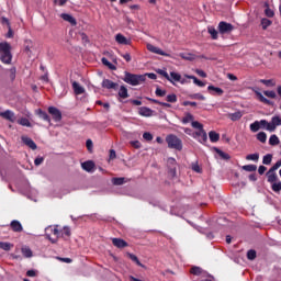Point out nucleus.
Here are the masks:
<instances>
[{
    "label": "nucleus",
    "instance_id": "obj_50",
    "mask_svg": "<svg viewBox=\"0 0 281 281\" xmlns=\"http://www.w3.org/2000/svg\"><path fill=\"white\" fill-rule=\"evenodd\" d=\"M273 192H280L281 191V182H272V186H271Z\"/></svg>",
    "mask_w": 281,
    "mask_h": 281
},
{
    "label": "nucleus",
    "instance_id": "obj_56",
    "mask_svg": "<svg viewBox=\"0 0 281 281\" xmlns=\"http://www.w3.org/2000/svg\"><path fill=\"white\" fill-rule=\"evenodd\" d=\"M143 139H145L146 142H153V134L145 132L143 134Z\"/></svg>",
    "mask_w": 281,
    "mask_h": 281
},
{
    "label": "nucleus",
    "instance_id": "obj_25",
    "mask_svg": "<svg viewBox=\"0 0 281 281\" xmlns=\"http://www.w3.org/2000/svg\"><path fill=\"white\" fill-rule=\"evenodd\" d=\"M186 78H188L189 80H193L194 85H196L198 87H205V82L199 80L196 77L192 76V75H184Z\"/></svg>",
    "mask_w": 281,
    "mask_h": 281
},
{
    "label": "nucleus",
    "instance_id": "obj_44",
    "mask_svg": "<svg viewBox=\"0 0 281 281\" xmlns=\"http://www.w3.org/2000/svg\"><path fill=\"white\" fill-rule=\"evenodd\" d=\"M207 90L209 91H214L217 95H223V93H224L223 89L216 88L214 86H209Z\"/></svg>",
    "mask_w": 281,
    "mask_h": 281
},
{
    "label": "nucleus",
    "instance_id": "obj_8",
    "mask_svg": "<svg viewBox=\"0 0 281 281\" xmlns=\"http://www.w3.org/2000/svg\"><path fill=\"white\" fill-rule=\"evenodd\" d=\"M48 113L53 115V120H55V122H60V120H63V113L54 106L48 108Z\"/></svg>",
    "mask_w": 281,
    "mask_h": 281
},
{
    "label": "nucleus",
    "instance_id": "obj_34",
    "mask_svg": "<svg viewBox=\"0 0 281 281\" xmlns=\"http://www.w3.org/2000/svg\"><path fill=\"white\" fill-rule=\"evenodd\" d=\"M270 146H278L280 144V138H278V135L273 134L269 138Z\"/></svg>",
    "mask_w": 281,
    "mask_h": 281
},
{
    "label": "nucleus",
    "instance_id": "obj_30",
    "mask_svg": "<svg viewBox=\"0 0 281 281\" xmlns=\"http://www.w3.org/2000/svg\"><path fill=\"white\" fill-rule=\"evenodd\" d=\"M127 258H130V260L135 262L138 267H144V265H142L137 256H135L134 254L127 252Z\"/></svg>",
    "mask_w": 281,
    "mask_h": 281
},
{
    "label": "nucleus",
    "instance_id": "obj_22",
    "mask_svg": "<svg viewBox=\"0 0 281 281\" xmlns=\"http://www.w3.org/2000/svg\"><path fill=\"white\" fill-rule=\"evenodd\" d=\"M227 117H229V120H232V122H238V120H240V117H243V112L237 111L235 113H229V114H227Z\"/></svg>",
    "mask_w": 281,
    "mask_h": 281
},
{
    "label": "nucleus",
    "instance_id": "obj_17",
    "mask_svg": "<svg viewBox=\"0 0 281 281\" xmlns=\"http://www.w3.org/2000/svg\"><path fill=\"white\" fill-rule=\"evenodd\" d=\"M81 168L86 170V172H91L95 168V164L91 160L81 164Z\"/></svg>",
    "mask_w": 281,
    "mask_h": 281
},
{
    "label": "nucleus",
    "instance_id": "obj_59",
    "mask_svg": "<svg viewBox=\"0 0 281 281\" xmlns=\"http://www.w3.org/2000/svg\"><path fill=\"white\" fill-rule=\"evenodd\" d=\"M156 95H158L159 98H164V95H166V90H161V89L157 88Z\"/></svg>",
    "mask_w": 281,
    "mask_h": 281
},
{
    "label": "nucleus",
    "instance_id": "obj_21",
    "mask_svg": "<svg viewBox=\"0 0 281 281\" xmlns=\"http://www.w3.org/2000/svg\"><path fill=\"white\" fill-rule=\"evenodd\" d=\"M72 89L76 93V95H82V93H85V89L82 88V86H80V83L78 82H72Z\"/></svg>",
    "mask_w": 281,
    "mask_h": 281
},
{
    "label": "nucleus",
    "instance_id": "obj_7",
    "mask_svg": "<svg viewBox=\"0 0 281 281\" xmlns=\"http://www.w3.org/2000/svg\"><path fill=\"white\" fill-rule=\"evenodd\" d=\"M278 126H281V116L274 115V116H272V119L270 121V125L268 127L269 133H274V131L278 128Z\"/></svg>",
    "mask_w": 281,
    "mask_h": 281
},
{
    "label": "nucleus",
    "instance_id": "obj_46",
    "mask_svg": "<svg viewBox=\"0 0 281 281\" xmlns=\"http://www.w3.org/2000/svg\"><path fill=\"white\" fill-rule=\"evenodd\" d=\"M18 124H20L21 126H32V124L30 123V120L25 119V117H22L18 121Z\"/></svg>",
    "mask_w": 281,
    "mask_h": 281
},
{
    "label": "nucleus",
    "instance_id": "obj_10",
    "mask_svg": "<svg viewBox=\"0 0 281 281\" xmlns=\"http://www.w3.org/2000/svg\"><path fill=\"white\" fill-rule=\"evenodd\" d=\"M0 117H3V120H8L9 122H16V115L10 110L0 112Z\"/></svg>",
    "mask_w": 281,
    "mask_h": 281
},
{
    "label": "nucleus",
    "instance_id": "obj_39",
    "mask_svg": "<svg viewBox=\"0 0 281 281\" xmlns=\"http://www.w3.org/2000/svg\"><path fill=\"white\" fill-rule=\"evenodd\" d=\"M250 131L252 133H258V131H260V121H255L252 124H250Z\"/></svg>",
    "mask_w": 281,
    "mask_h": 281
},
{
    "label": "nucleus",
    "instance_id": "obj_47",
    "mask_svg": "<svg viewBox=\"0 0 281 281\" xmlns=\"http://www.w3.org/2000/svg\"><path fill=\"white\" fill-rule=\"evenodd\" d=\"M260 128H265L266 131H269V125H271V122H268L267 120L259 121Z\"/></svg>",
    "mask_w": 281,
    "mask_h": 281
},
{
    "label": "nucleus",
    "instance_id": "obj_49",
    "mask_svg": "<svg viewBox=\"0 0 281 281\" xmlns=\"http://www.w3.org/2000/svg\"><path fill=\"white\" fill-rule=\"evenodd\" d=\"M191 125H192V127L195 128L196 131L203 130V124H201L199 121H192Z\"/></svg>",
    "mask_w": 281,
    "mask_h": 281
},
{
    "label": "nucleus",
    "instance_id": "obj_61",
    "mask_svg": "<svg viewBox=\"0 0 281 281\" xmlns=\"http://www.w3.org/2000/svg\"><path fill=\"white\" fill-rule=\"evenodd\" d=\"M281 167V160L277 161L271 168L270 170L274 171L278 170Z\"/></svg>",
    "mask_w": 281,
    "mask_h": 281
},
{
    "label": "nucleus",
    "instance_id": "obj_63",
    "mask_svg": "<svg viewBox=\"0 0 281 281\" xmlns=\"http://www.w3.org/2000/svg\"><path fill=\"white\" fill-rule=\"evenodd\" d=\"M1 23L10 27V20H8V18H1Z\"/></svg>",
    "mask_w": 281,
    "mask_h": 281
},
{
    "label": "nucleus",
    "instance_id": "obj_40",
    "mask_svg": "<svg viewBox=\"0 0 281 281\" xmlns=\"http://www.w3.org/2000/svg\"><path fill=\"white\" fill-rule=\"evenodd\" d=\"M243 170H246V172H256L258 167L256 165H245L243 166Z\"/></svg>",
    "mask_w": 281,
    "mask_h": 281
},
{
    "label": "nucleus",
    "instance_id": "obj_23",
    "mask_svg": "<svg viewBox=\"0 0 281 281\" xmlns=\"http://www.w3.org/2000/svg\"><path fill=\"white\" fill-rule=\"evenodd\" d=\"M169 78H170L169 82H171L172 85H175V82L181 81V75L175 71L170 72Z\"/></svg>",
    "mask_w": 281,
    "mask_h": 281
},
{
    "label": "nucleus",
    "instance_id": "obj_9",
    "mask_svg": "<svg viewBox=\"0 0 281 281\" xmlns=\"http://www.w3.org/2000/svg\"><path fill=\"white\" fill-rule=\"evenodd\" d=\"M252 91L257 97V100H259V102H262L263 104H268V105L272 104V102L269 99H267L265 94H262V92L258 91V89L252 88Z\"/></svg>",
    "mask_w": 281,
    "mask_h": 281
},
{
    "label": "nucleus",
    "instance_id": "obj_29",
    "mask_svg": "<svg viewBox=\"0 0 281 281\" xmlns=\"http://www.w3.org/2000/svg\"><path fill=\"white\" fill-rule=\"evenodd\" d=\"M190 122H194V116L191 113L184 114L182 117V124H190Z\"/></svg>",
    "mask_w": 281,
    "mask_h": 281
},
{
    "label": "nucleus",
    "instance_id": "obj_28",
    "mask_svg": "<svg viewBox=\"0 0 281 281\" xmlns=\"http://www.w3.org/2000/svg\"><path fill=\"white\" fill-rule=\"evenodd\" d=\"M119 95L123 98V100H126V98H128V89H126V87L124 86H121L119 90Z\"/></svg>",
    "mask_w": 281,
    "mask_h": 281
},
{
    "label": "nucleus",
    "instance_id": "obj_45",
    "mask_svg": "<svg viewBox=\"0 0 281 281\" xmlns=\"http://www.w3.org/2000/svg\"><path fill=\"white\" fill-rule=\"evenodd\" d=\"M102 63L105 65V67H109V69H112V71H115V69H117L115 65L111 64V61H109V59L104 57L102 58Z\"/></svg>",
    "mask_w": 281,
    "mask_h": 281
},
{
    "label": "nucleus",
    "instance_id": "obj_64",
    "mask_svg": "<svg viewBox=\"0 0 281 281\" xmlns=\"http://www.w3.org/2000/svg\"><path fill=\"white\" fill-rule=\"evenodd\" d=\"M258 172H259V175H262L263 172H267V167H265V166H259Z\"/></svg>",
    "mask_w": 281,
    "mask_h": 281
},
{
    "label": "nucleus",
    "instance_id": "obj_2",
    "mask_svg": "<svg viewBox=\"0 0 281 281\" xmlns=\"http://www.w3.org/2000/svg\"><path fill=\"white\" fill-rule=\"evenodd\" d=\"M123 80L127 85H132V87H137V85H142V82H146V76L126 72Z\"/></svg>",
    "mask_w": 281,
    "mask_h": 281
},
{
    "label": "nucleus",
    "instance_id": "obj_14",
    "mask_svg": "<svg viewBox=\"0 0 281 281\" xmlns=\"http://www.w3.org/2000/svg\"><path fill=\"white\" fill-rule=\"evenodd\" d=\"M139 115H142L143 117H151L153 115V110H150V108H146V106H142L138 110Z\"/></svg>",
    "mask_w": 281,
    "mask_h": 281
},
{
    "label": "nucleus",
    "instance_id": "obj_6",
    "mask_svg": "<svg viewBox=\"0 0 281 281\" xmlns=\"http://www.w3.org/2000/svg\"><path fill=\"white\" fill-rule=\"evenodd\" d=\"M194 139H198L200 144H207V133L205 130H198L193 133Z\"/></svg>",
    "mask_w": 281,
    "mask_h": 281
},
{
    "label": "nucleus",
    "instance_id": "obj_48",
    "mask_svg": "<svg viewBox=\"0 0 281 281\" xmlns=\"http://www.w3.org/2000/svg\"><path fill=\"white\" fill-rule=\"evenodd\" d=\"M112 183L114 186H124V178H113Z\"/></svg>",
    "mask_w": 281,
    "mask_h": 281
},
{
    "label": "nucleus",
    "instance_id": "obj_3",
    "mask_svg": "<svg viewBox=\"0 0 281 281\" xmlns=\"http://www.w3.org/2000/svg\"><path fill=\"white\" fill-rule=\"evenodd\" d=\"M45 235L50 243H58V238H60V226L55 225L46 227Z\"/></svg>",
    "mask_w": 281,
    "mask_h": 281
},
{
    "label": "nucleus",
    "instance_id": "obj_37",
    "mask_svg": "<svg viewBox=\"0 0 281 281\" xmlns=\"http://www.w3.org/2000/svg\"><path fill=\"white\" fill-rule=\"evenodd\" d=\"M257 139H258V142H261V144H267V133L259 132L257 134Z\"/></svg>",
    "mask_w": 281,
    "mask_h": 281
},
{
    "label": "nucleus",
    "instance_id": "obj_12",
    "mask_svg": "<svg viewBox=\"0 0 281 281\" xmlns=\"http://www.w3.org/2000/svg\"><path fill=\"white\" fill-rule=\"evenodd\" d=\"M112 245H114V247H117V249H124V247L128 246V243H126V240L122 238H112Z\"/></svg>",
    "mask_w": 281,
    "mask_h": 281
},
{
    "label": "nucleus",
    "instance_id": "obj_53",
    "mask_svg": "<svg viewBox=\"0 0 281 281\" xmlns=\"http://www.w3.org/2000/svg\"><path fill=\"white\" fill-rule=\"evenodd\" d=\"M157 74H159L160 76H164V78H166V80H172V79H170V75H168V72L166 70L158 69Z\"/></svg>",
    "mask_w": 281,
    "mask_h": 281
},
{
    "label": "nucleus",
    "instance_id": "obj_38",
    "mask_svg": "<svg viewBox=\"0 0 281 281\" xmlns=\"http://www.w3.org/2000/svg\"><path fill=\"white\" fill-rule=\"evenodd\" d=\"M272 160H273V155L267 154V155L263 156V158H262V164H263L265 166H269Z\"/></svg>",
    "mask_w": 281,
    "mask_h": 281
},
{
    "label": "nucleus",
    "instance_id": "obj_62",
    "mask_svg": "<svg viewBox=\"0 0 281 281\" xmlns=\"http://www.w3.org/2000/svg\"><path fill=\"white\" fill-rule=\"evenodd\" d=\"M43 161H45V159L43 157H37L34 160L35 166H41V164H43Z\"/></svg>",
    "mask_w": 281,
    "mask_h": 281
},
{
    "label": "nucleus",
    "instance_id": "obj_52",
    "mask_svg": "<svg viewBox=\"0 0 281 281\" xmlns=\"http://www.w3.org/2000/svg\"><path fill=\"white\" fill-rule=\"evenodd\" d=\"M191 100H205V97L201 93H194L190 95Z\"/></svg>",
    "mask_w": 281,
    "mask_h": 281
},
{
    "label": "nucleus",
    "instance_id": "obj_55",
    "mask_svg": "<svg viewBox=\"0 0 281 281\" xmlns=\"http://www.w3.org/2000/svg\"><path fill=\"white\" fill-rule=\"evenodd\" d=\"M247 258L248 260H256V250H248Z\"/></svg>",
    "mask_w": 281,
    "mask_h": 281
},
{
    "label": "nucleus",
    "instance_id": "obj_60",
    "mask_svg": "<svg viewBox=\"0 0 281 281\" xmlns=\"http://www.w3.org/2000/svg\"><path fill=\"white\" fill-rule=\"evenodd\" d=\"M195 74H198V76H200L201 78H207V74H205V71L201 69H196Z\"/></svg>",
    "mask_w": 281,
    "mask_h": 281
},
{
    "label": "nucleus",
    "instance_id": "obj_33",
    "mask_svg": "<svg viewBox=\"0 0 281 281\" xmlns=\"http://www.w3.org/2000/svg\"><path fill=\"white\" fill-rule=\"evenodd\" d=\"M207 32L209 34H211L213 41H216V38H218V31H216V29H214L213 26H209Z\"/></svg>",
    "mask_w": 281,
    "mask_h": 281
},
{
    "label": "nucleus",
    "instance_id": "obj_19",
    "mask_svg": "<svg viewBox=\"0 0 281 281\" xmlns=\"http://www.w3.org/2000/svg\"><path fill=\"white\" fill-rule=\"evenodd\" d=\"M60 16L64 21L70 23V25H77L76 19L71 14L61 13Z\"/></svg>",
    "mask_w": 281,
    "mask_h": 281
},
{
    "label": "nucleus",
    "instance_id": "obj_20",
    "mask_svg": "<svg viewBox=\"0 0 281 281\" xmlns=\"http://www.w3.org/2000/svg\"><path fill=\"white\" fill-rule=\"evenodd\" d=\"M11 229L13 232H23V225H21V222L14 220L11 222Z\"/></svg>",
    "mask_w": 281,
    "mask_h": 281
},
{
    "label": "nucleus",
    "instance_id": "obj_5",
    "mask_svg": "<svg viewBox=\"0 0 281 281\" xmlns=\"http://www.w3.org/2000/svg\"><path fill=\"white\" fill-rule=\"evenodd\" d=\"M217 30L220 34H231V32H234V25L227 22H220Z\"/></svg>",
    "mask_w": 281,
    "mask_h": 281
},
{
    "label": "nucleus",
    "instance_id": "obj_42",
    "mask_svg": "<svg viewBox=\"0 0 281 281\" xmlns=\"http://www.w3.org/2000/svg\"><path fill=\"white\" fill-rule=\"evenodd\" d=\"M190 273H192L193 276H201V273H203V269L195 266L191 268Z\"/></svg>",
    "mask_w": 281,
    "mask_h": 281
},
{
    "label": "nucleus",
    "instance_id": "obj_51",
    "mask_svg": "<svg viewBox=\"0 0 281 281\" xmlns=\"http://www.w3.org/2000/svg\"><path fill=\"white\" fill-rule=\"evenodd\" d=\"M261 25H262V30H267V27H269V25H271V20L263 18L261 20Z\"/></svg>",
    "mask_w": 281,
    "mask_h": 281
},
{
    "label": "nucleus",
    "instance_id": "obj_35",
    "mask_svg": "<svg viewBox=\"0 0 281 281\" xmlns=\"http://www.w3.org/2000/svg\"><path fill=\"white\" fill-rule=\"evenodd\" d=\"M36 113H37V115H40V117H41L42 120H44L45 122H48V123L52 122V120L49 119V115H47L45 112H43V110H37Z\"/></svg>",
    "mask_w": 281,
    "mask_h": 281
},
{
    "label": "nucleus",
    "instance_id": "obj_1",
    "mask_svg": "<svg viewBox=\"0 0 281 281\" xmlns=\"http://www.w3.org/2000/svg\"><path fill=\"white\" fill-rule=\"evenodd\" d=\"M0 60L3 65H12V46L8 42L0 43Z\"/></svg>",
    "mask_w": 281,
    "mask_h": 281
},
{
    "label": "nucleus",
    "instance_id": "obj_31",
    "mask_svg": "<svg viewBox=\"0 0 281 281\" xmlns=\"http://www.w3.org/2000/svg\"><path fill=\"white\" fill-rule=\"evenodd\" d=\"M261 85H265L266 87H276V80L274 79H261L259 80Z\"/></svg>",
    "mask_w": 281,
    "mask_h": 281
},
{
    "label": "nucleus",
    "instance_id": "obj_57",
    "mask_svg": "<svg viewBox=\"0 0 281 281\" xmlns=\"http://www.w3.org/2000/svg\"><path fill=\"white\" fill-rule=\"evenodd\" d=\"M265 14H266V16H269V19H272V16H274L276 13L270 8H267L265 10Z\"/></svg>",
    "mask_w": 281,
    "mask_h": 281
},
{
    "label": "nucleus",
    "instance_id": "obj_18",
    "mask_svg": "<svg viewBox=\"0 0 281 281\" xmlns=\"http://www.w3.org/2000/svg\"><path fill=\"white\" fill-rule=\"evenodd\" d=\"M267 177L268 183H276V181H278V173H276V171H273L272 169H269V171L267 172Z\"/></svg>",
    "mask_w": 281,
    "mask_h": 281
},
{
    "label": "nucleus",
    "instance_id": "obj_41",
    "mask_svg": "<svg viewBox=\"0 0 281 281\" xmlns=\"http://www.w3.org/2000/svg\"><path fill=\"white\" fill-rule=\"evenodd\" d=\"M247 161H258L260 159V154H249L246 156Z\"/></svg>",
    "mask_w": 281,
    "mask_h": 281
},
{
    "label": "nucleus",
    "instance_id": "obj_4",
    "mask_svg": "<svg viewBox=\"0 0 281 281\" xmlns=\"http://www.w3.org/2000/svg\"><path fill=\"white\" fill-rule=\"evenodd\" d=\"M166 142L169 148H173L175 150H183V143L181 142V138L171 134L166 137Z\"/></svg>",
    "mask_w": 281,
    "mask_h": 281
},
{
    "label": "nucleus",
    "instance_id": "obj_16",
    "mask_svg": "<svg viewBox=\"0 0 281 281\" xmlns=\"http://www.w3.org/2000/svg\"><path fill=\"white\" fill-rule=\"evenodd\" d=\"M22 142L29 146V148H31L32 150H36V143H34V140H32V138L26 137V136H22Z\"/></svg>",
    "mask_w": 281,
    "mask_h": 281
},
{
    "label": "nucleus",
    "instance_id": "obj_43",
    "mask_svg": "<svg viewBox=\"0 0 281 281\" xmlns=\"http://www.w3.org/2000/svg\"><path fill=\"white\" fill-rule=\"evenodd\" d=\"M216 153L217 155L222 158V159H225V160H229L232 159V157L229 156V154L221 150V149H216Z\"/></svg>",
    "mask_w": 281,
    "mask_h": 281
},
{
    "label": "nucleus",
    "instance_id": "obj_36",
    "mask_svg": "<svg viewBox=\"0 0 281 281\" xmlns=\"http://www.w3.org/2000/svg\"><path fill=\"white\" fill-rule=\"evenodd\" d=\"M12 247H14V245H12L11 243L0 241V249H3V251H10Z\"/></svg>",
    "mask_w": 281,
    "mask_h": 281
},
{
    "label": "nucleus",
    "instance_id": "obj_24",
    "mask_svg": "<svg viewBox=\"0 0 281 281\" xmlns=\"http://www.w3.org/2000/svg\"><path fill=\"white\" fill-rule=\"evenodd\" d=\"M102 87H104V89H115V87H117V83H115L109 79H104L102 81Z\"/></svg>",
    "mask_w": 281,
    "mask_h": 281
},
{
    "label": "nucleus",
    "instance_id": "obj_13",
    "mask_svg": "<svg viewBox=\"0 0 281 281\" xmlns=\"http://www.w3.org/2000/svg\"><path fill=\"white\" fill-rule=\"evenodd\" d=\"M148 52H151V54H158L159 56H166L165 52L161 50V48L156 47L153 44H147Z\"/></svg>",
    "mask_w": 281,
    "mask_h": 281
},
{
    "label": "nucleus",
    "instance_id": "obj_15",
    "mask_svg": "<svg viewBox=\"0 0 281 281\" xmlns=\"http://www.w3.org/2000/svg\"><path fill=\"white\" fill-rule=\"evenodd\" d=\"M115 41L119 45H131V41L122 34H116Z\"/></svg>",
    "mask_w": 281,
    "mask_h": 281
},
{
    "label": "nucleus",
    "instance_id": "obj_32",
    "mask_svg": "<svg viewBox=\"0 0 281 281\" xmlns=\"http://www.w3.org/2000/svg\"><path fill=\"white\" fill-rule=\"evenodd\" d=\"M263 95H266V98H270L271 100H276V98H278V93H276L273 90L263 91Z\"/></svg>",
    "mask_w": 281,
    "mask_h": 281
},
{
    "label": "nucleus",
    "instance_id": "obj_58",
    "mask_svg": "<svg viewBox=\"0 0 281 281\" xmlns=\"http://www.w3.org/2000/svg\"><path fill=\"white\" fill-rule=\"evenodd\" d=\"M167 102H177V94L167 95Z\"/></svg>",
    "mask_w": 281,
    "mask_h": 281
},
{
    "label": "nucleus",
    "instance_id": "obj_26",
    "mask_svg": "<svg viewBox=\"0 0 281 281\" xmlns=\"http://www.w3.org/2000/svg\"><path fill=\"white\" fill-rule=\"evenodd\" d=\"M209 138L211 142L216 143L218 139H221V134L216 133L215 131H211L209 133Z\"/></svg>",
    "mask_w": 281,
    "mask_h": 281
},
{
    "label": "nucleus",
    "instance_id": "obj_11",
    "mask_svg": "<svg viewBox=\"0 0 281 281\" xmlns=\"http://www.w3.org/2000/svg\"><path fill=\"white\" fill-rule=\"evenodd\" d=\"M71 236V228L69 226L59 227V238H65L67 240Z\"/></svg>",
    "mask_w": 281,
    "mask_h": 281
},
{
    "label": "nucleus",
    "instance_id": "obj_27",
    "mask_svg": "<svg viewBox=\"0 0 281 281\" xmlns=\"http://www.w3.org/2000/svg\"><path fill=\"white\" fill-rule=\"evenodd\" d=\"M21 251H22V255L24 256V258H32V256H33L32 249H30V247H27V246H23Z\"/></svg>",
    "mask_w": 281,
    "mask_h": 281
},
{
    "label": "nucleus",
    "instance_id": "obj_54",
    "mask_svg": "<svg viewBox=\"0 0 281 281\" xmlns=\"http://www.w3.org/2000/svg\"><path fill=\"white\" fill-rule=\"evenodd\" d=\"M192 170L194 172H198V173H201L202 172V169H201V166H199V162H193L192 166H191Z\"/></svg>",
    "mask_w": 281,
    "mask_h": 281
}]
</instances>
